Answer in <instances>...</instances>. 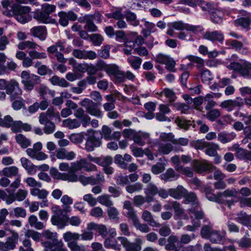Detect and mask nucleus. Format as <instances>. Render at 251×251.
I'll list each match as a JSON object with an SVG mask.
<instances>
[{
    "instance_id": "1",
    "label": "nucleus",
    "mask_w": 251,
    "mask_h": 251,
    "mask_svg": "<svg viewBox=\"0 0 251 251\" xmlns=\"http://www.w3.org/2000/svg\"><path fill=\"white\" fill-rule=\"evenodd\" d=\"M183 198L184 199L182 203L190 205V207L187 210V212L190 214L191 213L193 214L194 216L198 219H203L204 218V212L201 210L200 203L195 193L193 192H188L187 190L186 194H185Z\"/></svg>"
},
{
    "instance_id": "2",
    "label": "nucleus",
    "mask_w": 251,
    "mask_h": 251,
    "mask_svg": "<svg viewBox=\"0 0 251 251\" xmlns=\"http://www.w3.org/2000/svg\"><path fill=\"white\" fill-rule=\"evenodd\" d=\"M21 83L24 85V89L26 91H31L33 90L36 85L40 83V76L37 75L30 74L26 71H24L21 73Z\"/></svg>"
},
{
    "instance_id": "3",
    "label": "nucleus",
    "mask_w": 251,
    "mask_h": 251,
    "mask_svg": "<svg viewBox=\"0 0 251 251\" xmlns=\"http://www.w3.org/2000/svg\"><path fill=\"white\" fill-rule=\"evenodd\" d=\"M12 11L8 12L6 14L10 16L14 15L16 19L21 23H25L28 21V14L30 12V9L27 6H21L18 4H14L12 7Z\"/></svg>"
},
{
    "instance_id": "4",
    "label": "nucleus",
    "mask_w": 251,
    "mask_h": 251,
    "mask_svg": "<svg viewBox=\"0 0 251 251\" xmlns=\"http://www.w3.org/2000/svg\"><path fill=\"white\" fill-rule=\"evenodd\" d=\"M65 49L64 43L59 40L57 41L54 45H52L47 49L49 56L51 59L56 58L60 63H65L66 59L64 55L61 52L63 51Z\"/></svg>"
},
{
    "instance_id": "5",
    "label": "nucleus",
    "mask_w": 251,
    "mask_h": 251,
    "mask_svg": "<svg viewBox=\"0 0 251 251\" xmlns=\"http://www.w3.org/2000/svg\"><path fill=\"white\" fill-rule=\"evenodd\" d=\"M71 168L74 172L80 171L84 169L87 172L97 171V166L87 161L85 158H81L79 160L71 163Z\"/></svg>"
},
{
    "instance_id": "6",
    "label": "nucleus",
    "mask_w": 251,
    "mask_h": 251,
    "mask_svg": "<svg viewBox=\"0 0 251 251\" xmlns=\"http://www.w3.org/2000/svg\"><path fill=\"white\" fill-rule=\"evenodd\" d=\"M227 68L230 70L238 72L244 77L251 75V63L248 62L246 61L242 64L232 62L227 66Z\"/></svg>"
},
{
    "instance_id": "7",
    "label": "nucleus",
    "mask_w": 251,
    "mask_h": 251,
    "mask_svg": "<svg viewBox=\"0 0 251 251\" xmlns=\"http://www.w3.org/2000/svg\"><path fill=\"white\" fill-rule=\"evenodd\" d=\"M43 236L47 240L42 243L43 246L47 250L51 249L54 245H59L61 243V241H58L57 239V234L56 232H51L49 230H46L43 233Z\"/></svg>"
},
{
    "instance_id": "8",
    "label": "nucleus",
    "mask_w": 251,
    "mask_h": 251,
    "mask_svg": "<svg viewBox=\"0 0 251 251\" xmlns=\"http://www.w3.org/2000/svg\"><path fill=\"white\" fill-rule=\"evenodd\" d=\"M123 51L126 55L137 53L141 55V38L139 36L135 41H129L126 43V48Z\"/></svg>"
},
{
    "instance_id": "9",
    "label": "nucleus",
    "mask_w": 251,
    "mask_h": 251,
    "mask_svg": "<svg viewBox=\"0 0 251 251\" xmlns=\"http://www.w3.org/2000/svg\"><path fill=\"white\" fill-rule=\"evenodd\" d=\"M79 104L85 107L87 112L90 115L98 118L102 117L101 112L98 108L97 104L92 100L85 98Z\"/></svg>"
},
{
    "instance_id": "10",
    "label": "nucleus",
    "mask_w": 251,
    "mask_h": 251,
    "mask_svg": "<svg viewBox=\"0 0 251 251\" xmlns=\"http://www.w3.org/2000/svg\"><path fill=\"white\" fill-rule=\"evenodd\" d=\"M62 213L63 210L59 209L51 217V224L59 229H62L68 225V217L66 215H63Z\"/></svg>"
},
{
    "instance_id": "11",
    "label": "nucleus",
    "mask_w": 251,
    "mask_h": 251,
    "mask_svg": "<svg viewBox=\"0 0 251 251\" xmlns=\"http://www.w3.org/2000/svg\"><path fill=\"white\" fill-rule=\"evenodd\" d=\"M22 90L20 88L18 82L14 79H11L8 82L6 90L7 94L10 95V100H14L22 94Z\"/></svg>"
},
{
    "instance_id": "12",
    "label": "nucleus",
    "mask_w": 251,
    "mask_h": 251,
    "mask_svg": "<svg viewBox=\"0 0 251 251\" xmlns=\"http://www.w3.org/2000/svg\"><path fill=\"white\" fill-rule=\"evenodd\" d=\"M145 28L142 30V33L145 37L148 38L149 42H147L142 38V44H144L147 46L149 49H151L153 47L152 38L150 36L151 33L153 32V29L155 27L154 24L147 21L144 23Z\"/></svg>"
},
{
    "instance_id": "13",
    "label": "nucleus",
    "mask_w": 251,
    "mask_h": 251,
    "mask_svg": "<svg viewBox=\"0 0 251 251\" xmlns=\"http://www.w3.org/2000/svg\"><path fill=\"white\" fill-rule=\"evenodd\" d=\"M91 131L93 134L87 138L85 147V150L89 152L93 151L95 148L99 147L101 145L100 138L97 137L98 135L94 133V131Z\"/></svg>"
},
{
    "instance_id": "14",
    "label": "nucleus",
    "mask_w": 251,
    "mask_h": 251,
    "mask_svg": "<svg viewBox=\"0 0 251 251\" xmlns=\"http://www.w3.org/2000/svg\"><path fill=\"white\" fill-rule=\"evenodd\" d=\"M124 208L127 210V216L132 220L134 225L137 228L141 230V226L140 225L139 220L137 218L136 212L132 207L131 202L128 201H125L124 204Z\"/></svg>"
},
{
    "instance_id": "15",
    "label": "nucleus",
    "mask_w": 251,
    "mask_h": 251,
    "mask_svg": "<svg viewBox=\"0 0 251 251\" xmlns=\"http://www.w3.org/2000/svg\"><path fill=\"white\" fill-rule=\"evenodd\" d=\"M58 15L59 17V23L63 26H66L69 24V21H75L77 18V14L72 11H60Z\"/></svg>"
},
{
    "instance_id": "16",
    "label": "nucleus",
    "mask_w": 251,
    "mask_h": 251,
    "mask_svg": "<svg viewBox=\"0 0 251 251\" xmlns=\"http://www.w3.org/2000/svg\"><path fill=\"white\" fill-rule=\"evenodd\" d=\"M146 195L145 198L142 197V204L145 202H151L154 200V196L158 192V189L157 186L152 184L149 183L144 189Z\"/></svg>"
},
{
    "instance_id": "17",
    "label": "nucleus",
    "mask_w": 251,
    "mask_h": 251,
    "mask_svg": "<svg viewBox=\"0 0 251 251\" xmlns=\"http://www.w3.org/2000/svg\"><path fill=\"white\" fill-rule=\"evenodd\" d=\"M73 56L80 59L93 60L97 58L96 53L92 50H85L75 49L72 53Z\"/></svg>"
},
{
    "instance_id": "18",
    "label": "nucleus",
    "mask_w": 251,
    "mask_h": 251,
    "mask_svg": "<svg viewBox=\"0 0 251 251\" xmlns=\"http://www.w3.org/2000/svg\"><path fill=\"white\" fill-rule=\"evenodd\" d=\"M203 38L212 42H218L222 43L224 40V35L221 31H206L203 35Z\"/></svg>"
},
{
    "instance_id": "19",
    "label": "nucleus",
    "mask_w": 251,
    "mask_h": 251,
    "mask_svg": "<svg viewBox=\"0 0 251 251\" xmlns=\"http://www.w3.org/2000/svg\"><path fill=\"white\" fill-rule=\"evenodd\" d=\"M193 167L195 171L199 174L211 172L214 169H216V167L206 162H202L197 160L194 162Z\"/></svg>"
},
{
    "instance_id": "20",
    "label": "nucleus",
    "mask_w": 251,
    "mask_h": 251,
    "mask_svg": "<svg viewBox=\"0 0 251 251\" xmlns=\"http://www.w3.org/2000/svg\"><path fill=\"white\" fill-rule=\"evenodd\" d=\"M117 239L125 248L126 251H140L141 250L139 243H130L126 238L122 236L118 237Z\"/></svg>"
},
{
    "instance_id": "21",
    "label": "nucleus",
    "mask_w": 251,
    "mask_h": 251,
    "mask_svg": "<svg viewBox=\"0 0 251 251\" xmlns=\"http://www.w3.org/2000/svg\"><path fill=\"white\" fill-rule=\"evenodd\" d=\"M226 232L214 230L210 235L208 240L213 244H223L225 241Z\"/></svg>"
},
{
    "instance_id": "22",
    "label": "nucleus",
    "mask_w": 251,
    "mask_h": 251,
    "mask_svg": "<svg viewBox=\"0 0 251 251\" xmlns=\"http://www.w3.org/2000/svg\"><path fill=\"white\" fill-rule=\"evenodd\" d=\"M11 130L14 133L21 132L23 130L29 131L32 129L31 126L27 123H23L21 121H14L11 126Z\"/></svg>"
},
{
    "instance_id": "23",
    "label": "nucleus",
    "mask_w": 251,
    "mask_h": 251,
    "mask_svg": "<svg viewBox=\"0 0 251 251\" xmlns=\"http://www.w3.org/2000/svg\"><path fill=\"white\" fill-rule=\"evenodd\" d=\"M74 114L75 117L80 120L83 126L86 127L90 124L91 118L85 114V111L82 108H77L74 111Z\"/></svg>"
},
{
    "instance_id": "24",
    "label": "nucleus",
    "mask_w": 251,
    "mask_h": 251,
    "mask_svg": "<svg viewBox=\"0 0 251 251\" xmlns=\"http://www.w3.org/2000/svg\"><path fill=\"white\" fill-rule=\"evenodd\" d=\"M32 35L38 38L41 41H44L47 36V30L45 26H34L30 29Z\"/></svg>"
},
{
    "instance_id": "25",
    "label": "nucleus",
    "mask_w": 251,
    "mask_h": 251,
    "mask_svg": "<svg viewBox=\"0 0 251 251\" xmlns=\"http://www.w3.org/2000/svg\"><path fill=\"white\" fill-rule=\"evenodd\" d=\"M87 229L89 231L96 230L104 238L108 234L107 228L103 225H98L94 223H90L87 225Z\"/></svg>"
},
{
    "instance_id": "26",
    "label": "nucleus",
    "mask_w": 251,
    "mask_h": 251,
    "mask_svg": "<svg viewBox=\"0 0 251 251\" xmlns=\"http://www.w3.org/2000/svg\"><path fill=\"white\" fill-rule=\"evenodd\" d=\"M56 156L59 159L72 160L75 157L76 154L73 151H68L65 149L61 148L56 151Z\"/></svg>"
},
{
    "instance_id": "27",
    "label": "nucleus",
    "mask_w": 251,
    "mask_h": 251,
    "mask_svg": "<svg viewBox=\"0 0 251 251\" xmlns=\"http://www.w3.org/2000/svg\"><path fill=\"white\" fill-rule=\"evenodd\" d=\"M94 16L86 15L83 17V22L85 23L84 28L89 32H96L98 30L97 26L94 24L93 20Z\"/></svg>"
},
{
    "instance_id": "28",
    "label": "nucleus",
    "mask_w": 251,
    "mask_h": 251,
    "mask_svg": "<svg viewBox=\"0 0 251 251\" xmlns=\"http://www.w3.org/2000/svg\"><path fill=\"white\" fill-rule=\"evenodd\" d=\"M11 232L12 236L7 238V241L4 243L5 249L7 251L14 249L18 240V234L13 231H11Z\"/></svg>"
},
{
    "instance_id": "29",
    "label": "nucleus",
    "mask_w": 251,
    "mask_h": 251,
    "mask_svg": "<svg viewBox=\"0 0 251 251\" xmlns=\"http://www.w3.org/2000/svg\"><path fill=\"white\" fill-rule=\"evenodd\" d=\"M20 160L22 166L29 175H33L36 174L37 171L36 167L30 160L25 157H22Z\"/></svg>"
},
{
    "instance_id": "30",
    "label": "nucleus",
    "mask_w": 251,
    "mask_h": 251,
    "mask_svg": "<svg viewBox=\"0 0 251 251\" xmlns=\"http://www.w3.org/2000/svg\"><path fill=\"white\" fill-rule=\"evenodd\" d=\"M170 196L175 199H181L185 196L187 192V190L181 185H178L175 189H170Z\"/></svg>"
},
{
    "instance_id": "31",
    "label": "nucleus",
    "mask_w": 251,
    "mask_h": 251,
    "mask_svg": "<svg viewBox=\"0 0 251 251\" xmlns=\"http://www.w3.org/2000/svg\"><path fill=\"white\" fill-rule=\"evenodd\" d=\"M27 154L33 159L44 160L48 158V155L43 152H38L33 148H28L26 151Z\"/></svg>"
},
{
    "instance_id": "32",
    "label": "nucleus",
    "mask_w": 251,
    "mask_h": 251,
    "mask_svg": "<svg viewBox=\"0 0 251 251\" xmlns=\"http://www.w3.org/2000/svg\"><path fill=\"white\" fill-rule=\"evenodd\" d=\"M179 177V175L177 174L172 168H169L164 173L160 175V178L165 181H172L176 180Z\"/></svg>"
},
{
    "instance_id": "33",
    "label": "nucleus",
    "mask_w": 251,
    "mask_h": 251,
    "mask_svg": "<svg viewBox=\"0 0 251 251\" xmlns=\"http://www.w3.org/2000/svg\"><path fill=\"white\" fill-rule=\"evenodd\" d=\"M197 5L199 6L203 11L211 13L217 7L214 3L203 0H198Z\"/></svg>"
},
{
    "instance_id": "34",
    "label": "nucleus",
    "mask_w": 251,
    "mask_h": 251,
    "mask_svg": "<svg viewBox=\"0 0 251 251\" xmlns=\"http://www.w3.org/2000/svg\"><path fill=\"white\" fill-rule=\"evenodd\" d=\"M160 162L153 165L151 167V171L154 174H159L163 172L165 170L167 160L164 157L159 158Z\"/></svg>"
},
{
    "instance_id": "35",
    "label": "nucleus",
    "mask_w": 251,
    "mask_h": 251,
    "mask_svg": "<svg viewBox=\"0 0 251 251\" xmlns=\"http://www.w3.org/2000/svg\"><path fill=\"white\" fill-rule=\"evenodd\" d=\"M94 133L98 135H100V140L103 138L107 141L111 140V135L112 130L107 126L103 125L101 128V130H95Z\"/></svg>"
},
{
    "instance_id": "36",
    "label": "nucleus",
    "mask_w": 251,
    "mask_h": 251,
    "mask_svg": "<svg viewBox=\"0 0 251 251\" xmlns=\"http://www.w3.org/2000/svg\"><path fill=\"white\" fill-rule=\"evenodd\" d=\"M174 212L175 217H177L178 218L183 219L184 220H188L189 216L185 213V210L181 207V205L179 202L175 203Z\"/></svg>"
},
{
    "instance_id": "37",
    "label": "nucleus",
    "mask_w": 251,
    "mask_h": 251,
    "mask_svg": "<svg viewBox=\"0 0 251 251\" xmlns=\"http://www.w3.org/2000/svg\"><path fill=\"white\" fill-rule=\"evenodd\" d=\"M224 16V12L223 10L215 8L210 15V18L212 21L216 24H220L223 21Z\"/></svg>"
},
{
    "instance_id": "38",
    "label": "nucleus",
    "mask_w": 251,
    "mask_h": 251,
    "mask_svg": "<svg viewBox=\"0 0 251 251\" xmlns=\"http://www.w3.org/2000/svg\"><path fill=\"white\" fill-rule=\"evenodd\" d=\"M34 18L44 24L49 23L50 21V16L42 9L35 13Z\"/></svg>"
},
{
    "instance_id": "39",
    "label": "nucleus",
    "mask_w": 251,
    "mask_h": 251,
    "mask_svg": "<svg viewBox=\"0 0 251 251\" xmlns=\"http://www.w3.org/2000/svg\"><path fill=\"white\" fill-rule=\"evenodd\" d=\"M3 175L6 177H17L21 175L19 173L18 168L16 166L4 168L2 170Z\"/></svg>"
},
{
    "instance_id": "40",
    "label": "nucleus",
    "mask_w": 251,
    "mask_h": 251,
    "mask_svg": "<svg viewBox=\"0 0 251 251\" xmlns=\"http://www.w3.org/2000/svg\"><path fill=\"white\" fill-rule=\"evenodd\" d=\"M142 218L143 220L147 222L151 226L153 227H159L161 225L156 223L153 219L151 212L148 211H144L142 213Z\"/></svg>"
},
{
    "instance_id": "41",
    "label": "nucleus",
    "mask_w": 251,
    "mask_h": 251,
    "mask_svg": "<svg viewBox=\"0 0 251 251\" xmlns=\"http://www.w3.org/2000/svg\"><path fill=\"white\" fill-rule=\"evenodd\" d=\"M50 83L53 85H57L62 87H68L70 83L64 78H60L57 75H53L49 79Z\"/></svg>"
},
{
    "instance_id": "42",
    "label": "nucleus",
    "mask_w": 251,
    "mask_h": 251,
    "mask_svg": "<svg viewBox=\"0 0 251 251\" xmlns=\"http://www.w3.org/2000/svg\"><path fill=\"white\" fill-rule=\"evenodd\" d=\"M204 192L206 198L209 201H215L218 203L220 202V196L219 193L217 195L214 194L213 193V190L208 187H205L204 188Z\"/></svg>"
},
{
    "instance_id": "43",
    "label": "nucleus",
    "mask_w": 251,
    "mask_h": 251,
    "mask_svg": "<svg viewBox=\"0 0 251 251\" xmlns=\"http://www.w3.org/2000/svg\"><path fill=\"white\" fill-rule=\"evenodd\" d=\"M235 22L237 25L241 26L243 29L246 31H249L250 29V25L251 24V18L249 17H241L237 19Z\"/></svg>"
},
{
    "instance_id": "44",
    "label": "nucleus",
    "mask_w": 251,
    "mask_h": 251,
    "mask_svg": "<svg viewBox=\"0 0 251 251\" xmlns=\"http://www.w3.org/2000/svg\"><path fill=\"white\" fill-rule=\"evenodd\" d=\"M15 139L17 143L24 149L26 148L31 144L30 139L27 138L25 136L22 134H18L15 136Z\"/></svg>"
},
{
    "instance_id": "45",
    "label": "nucleus",
    "mask_w": 251,
    "mask_h": 251,
    "mask_svg": "<svg viewBox=\"0 0 251 251\" xmlns=\"http://www.w3.org/2000/svg\"><path fill=\"white\" fill-rule=\"evenodd\" d=\"M240 92L242 96L245 97L244 102L245 103L251 106V89L248 87L240 88Z\"/></svg>"
},
{
    "instance_id": "46",
    "label": "nucleus",
    "mask_w": 251,
    "mask_h": 251,
    "mask_svg": "<svg viewBox=\"0 0 251 251\" xmlns=\"http://www.w3.org/2000/svg\"><path fill=\"white\" fill-rule=\"evenodd\" d=\"M186 58L192 64H195L196 67L199 70H201L204 65V61L201 58L194 55H188Z\"/></svg>"
},
{
    "instance_id": "47",
    "label": "nucleus",
    "mask_w": 251,
    "mask_h": 251,
    "mask_svg": "<svg viewBox=\"0 0 251 251\" xmlns=\"http://www.w3.org/2000/svg\"><path fill=\"white\" fill-rule=\"evenodd\" d=\"M205 152L210 156H215L217 154V150L219 149V145L212 142H207Z\"/></svg>"
},
{
    "instance_id": "48",
    "label": "nucleus",
    "mask_w": 251,
    "mask_h": 251,
    "mask_svg": "<svg viewBox=\"0 0 251 251\" xmlns=\"http://www.w3.org/2000/svg\"><path fill=\"white\" fill-rule=\"evenodd\" d=\"M63 125L69 129H74L79 127L81 123L75 119H71L69 118L63 121Z\"/></svg>"
},
{
    "instance_id": "49",
    "label": "nucleus",
    "mask_w": 251,
    "mask_h": 251,
    "mask_svg": "<svg viewBox=\"0 0 251 251\" xmlns=\"http://www.w3.org/2000/svg\"><path fill=\"white\" fill-rule=\"evenodd\" d=\"M159 95L160 97L164 96L170 102L174 101L176 99L175 93L172 90L169 88H164L160 92Z\"/></svg>"
},
{
    "instance_id": "50",
    "label": "nucleus",
    "mask_w": 251,
    "mask_h": 251,
    "mask_svg": "<svg viewBox=\"0 0 251 251\" xmlns=\"http://www.w3.org/2000/svg\"><path fill=\"white\" fill-rule=\"evenodd\" d=\"M173 149V147L171 143H160L158 145V151L160 154L166 155L169 154Z\"/></svg>"
},
{
    "instance_id": "51",
    "label": "nucleus",
    "mask_w": 251,
    "mask_h": 251,
    "mask_svg": "<svg viewBox=\"0 0 251 251\" xmlns=\"http://www.w3.org/2000/svg\"><path fill=\"white\" fill-rule=\"evenodd\" d=\"M13 101L12 103V107L15 110H19L22 108H26L25 104V100L22 98L21 96H18L16 99L14 100H10Z\"/></svg>"
},
{
    "instance_id": "52",
    "label": "nucleus",
    "mask_w": 251,
    "mask_h": 251,
    "mask_svg": "<svg viewBox=\"0 0 251 251\" xmlns=\"http://www.w3.org/2000/svg\"><path fill=\"white\" fill-rule=\"evenodd\" d=\"M38 46L37 44L31 41H25L20 42L17 47L20 50H25L26 49L34 50Z\"/></svg>"
},
{
    "instance_id": "53",
    "label": "nucleus",
    "mask_w": 251,
    "mask_h": 251,
    "mask_svg": "<svg viewBox=\"0 0 251 251\" xmlns=\"http://www.w3.org/2000/svg\"><path fill=\"white\" fill-rule=\"evenodd\" d=\"M28 223L31 227H34L37 229H42L44 227V224L38 221L37 217L34 215L28 218Z\"/></svg>"
},
{
    "instance_id": "54",
    "label": "nucleus",
    "mask_w": 251,
    "mask_h": 251,
    "mask_svg": "<svg viewBox=\"0 0 251 251\" xmlns=\"http://www.w3.org/2000/svg\"><path fill=\"white\" fill-rule=\"evenodd\" d=\"M167 241L168 244L165 245L166 250L173 251L176 248L175 244L178 243L179 240L176 236L172 235L167 238Z\"/></svg>"
},
{
    "instance_id": "55",
    "label": "nucleus",
    "mask_w": 251,
    "mask_h": 251,
    "mask_svg": "<svg viewBox=\"0 0 251 251\" xmlns=\"http://www.w3.org/2000/svg\"><path fill=\"white\" fill-rule=\"evenodd\" d=\"M207 111L205 117L211 122L216 121L221 115L220 110L218 109H212Z\"/></svg>"
},
{
    "instance_id": "56",
    "label": "nucleus",
    "mask_w": 251,
    "mask_h": 251,
    "mask_svg": "<svg viewBox=\"0 0 251 251\" xmlns=\"http://www.w3.org/2000/svg\"><path fill=\"white\" fill-rule=\"evenodd\" d=\"M80 238V235L77 233H73L71 231H68L63 234V239L65 242L68 243L71 242H76Z\"/></svg>"
},
{
    "instance_id": "57",
    "label": "nucleus",
    "mask_w": 251,
    "mask_h": 251,
    "mask_svg": "<svg viewBox=\"0 0 251 251\" xmlns=\"http://www.w3.org/2000/svg\"><path fill=\"white\" fill-rule=\"evenodd\" d=\"M98 201L102 205L106 207H110L113 204L112 201L110 199V196L108 195H103L99 196L97 198Z\"/></svg>"
},
{
    "instance_id": "58",
    "label": "nucleus",
    "mask_w": 251,
    "mask_h": 251,
    "mask_svg": "<svg viewBox=\"0 0 251 251\" xmlns=\"http://www.w3.org/2000/svg\"><path fill=\"white\" fill-rule=\"evenodd\" d=\"M204 104L206 111L212 109L217 103L212 99V96L210 95H206L204 97Z\"/></svg>"
},
{
    "instance_id": "59",
    "label": "nucleus",
    "mask_w": 251,
    "mask_h": 251,
    "mask_svg": "<svg viewBox=\"0 0 251 251\" xmlns=\"http://www.w3.org/2000/svg\"><path fill=\"white\" fill-rule=\"evenodd\" d=\"M214 230L212 224L203 226L201 230V234L202 238L208 239L211 233Z\"/></svg>"
},
{
    "instance_id": "60",
    "label": "nucleus",
    "mask_w": 251,
    "mask_h": 251,
    "mask_svg": "<svg viewBox=\"0 0 251 251\" xmlns=\"http://www.w3.org/2000/svg\"><path fill=\"white\" fill-rule=\"evenodd\" d=\"M235 220L244 226L249 225V215L246 213L241 211L237 214Z\"/></svg>"
},
{
    "instance_id": "61",
    "label": "nucleus",
    "mask_w": 251,
    "mask_h": 251,
    "mask_svg": "<svg viewBox=\"0 0 251 251\" xmlns=\"http://www.w3.org/2000/svg\"><path fill=\"white\" fill-rule=\"evenodd\" d=\"M104 245L106 248L108 249H113L117 250L120 249V245H118L116 240L113 238H106L104 242Z\"/></svg>"
},
{
    "instance_id": "62",
    "label": "nucleus",
    "mask_w": 251,
    "mask_h": 251,
    "mask_svg": "<svg viewBox=\"0 0 251 251\" xmlns=\"http://www.w3.org/2000/svg\"><path fill=\"white\" fill-rule=\"evenodd\" d=\"M61 201L63 204V207L66 212H69L70 209L69 205L73 203V199L68 195H65L61 198Z\"/></svg>"
},
{
    "instance_id": "63",
    "label": "nucleus",
    "mask_w": 251,
    "mask_h": 251,
    "mask_svg": "<svg viewBox=\"0 0 251 251\" xmlns=\"http://www.w3.org/2000/svg\"><path fill=\"white\" fill-rule=\"evenodd\" d=\"M126 21L131 25L136 26L139 25V22L136 19V15L130 11L127 12L125 14Z\"/></svg>"
},
{
    "instance_id": "64",
    "label": "nucleus",
    "mask_w": 251,
    "mask_h": 251,
    "mask_svg": "<svg viewBox=\"0 0 251 251\" xmlns=\"http://www.w3.org/2000/svg\"><path fill=\"white\" fill-rule=\"evenodd\" d=\"M239 247L241 248H249L251 247V238L243 237L240 240L236 241Z\"/></svg>"
}]
</instances>
